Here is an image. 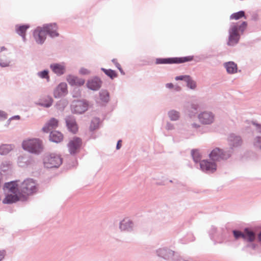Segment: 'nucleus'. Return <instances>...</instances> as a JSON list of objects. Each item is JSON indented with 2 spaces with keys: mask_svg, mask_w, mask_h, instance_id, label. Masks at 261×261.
Wrapping results in <instances>:
<instances>
[{
  "mask_svg": "<svg viewBox=\"0 0 261 261\" xmlns=\"http://www.w3.org/2000/svg\"><path fill=\"white\" fill-rule=\"evenodd\" d=\"M252 124L256 127L258 132L261 133V125L255 122H252Z\"/></svg>",
  "mask_w": 261,
  "mask_h": 261,
  "instance_id": "52",
  "label": "nucleus"
},
{
  "mask_svg": "<svg viewBox=\"0 0 261 261\" xmlns=\"http://www.w3.org/2000/svg\"><path fill=\"white\" fill-rule=\"evenodd\" d=\"M43 31L46 35H48L51 38L57 37L59 36L58 33V26L56 23H50L44 24L42 27Z\"/></svg>",
  "mask_w": 261,
  "mask_h": 261,
  "instance_id": "12",
  "label": "nucleus"
},
{
  "mask_svg": "<svg viewBox=\"0 0 261 261\" xmlns=\"http://www.w3.org/2000/svg\"><path fill=\"white\" fill-rule=\"evenodd\" d=\"M195 240V237L192 233H188L184 240H181L182 243L186 244Z\"/></svg>",
  "mask_w": 261,
  "mask_h": 261,
  "instance_id": "39",
  "label": "nucleus"
},
{
  "mask_svg": "<svg viewBox=\"0 0 261 261\" xmlns=\"http://www.w3.org/2000/svg\"><path fill=\"white\" fill-rule=\"evenodd\" d=\"M17 181H11L6 182L3 187V190L5 192H10L12 194H7L5 198L3 200L4 204H11L18 201H24L27 200V197L22 195L20 192H18V185L17 184Z\"/></svg>",
  "mask_w": 261,
  "mask_h": 261,
  "instance_id": "2",
  "label": "nucleus"
},
{
  "mask_svg": "<svg viewBox=\"0 0 261 261\" xmlns=\"http://www.w3.org/2000/svg\"><path fill=\"white\" fill-rule=\"evenodd\" d=\"M67 93V85L65 82L60 83L54 90V96L55 98L65 96Z\"/></svg>",
  "mask_w": 261,
  "mask_h": 261,
  "instance_id": "15",
  "label": "nucleus"
},
{
  "mask_svg": "<svg viewBox=\"0 0 261 261\" xmlns=\"http://www.w3.org/2000/svg\"><path fill=\"white\" fill-rule=\"evenodd\" d=\"M187 86L192 90H195L197 87L196 82L194 81L192 78L189 76L187 80L186 81Z\"/></svg>",
  "mask_w": 261,
  "mask_h": 261,
  "instance_id": "36",
  "label": "nucleus"
},
{
  "mask_svg": "<svg viewBox=\"0 0 261 261\" xmlns=\"http://www.w3.org/2000/svg\"><path fill=\"white\" fill-rule=\"evenodd\" d=\"M156 253L158 256L165 259H170L173 257L174 251L168 248L164 247L157 249Z\"/></svg>",
  "mask_w": 261,
  "mask_h": 261,
  "instance_id": "20",
  "label": "nucleus"
},
{
  "mask_svg": "<svg viewBox=\"0 0 261 261\" xmlns=\"http://www.w3.org/2000/svg\"><path fill=\"white\" fill-rule=\"evenodd\" d=\"M65 120L68 130L72 134H76L78 130V126L74 116H67Z\"/></svg>",
  "mask_w": 261,
  "mask_h": 261,
  "instance_id": "16",
  "label": "nucleus"
},
{
  "mask_svg": "<svg viewBox=\"0 0 261 261\" xmlns=\"http://www.w3.org/2000/svg\"><path fill=\"white\" fill-rule=\"evenodd\" d=\"M253 144L255 146H260V144H261V137L260 136H257L256 137L253 141Z\"/></svg>",
  "mask_w": 261,
  "mask_h": 261,
  "instance_id": "44",
  "label": "nucleus"
},
{
  "mask_svg": "<svg viewBox=\"0 0 261 261\" xmlns=\"http://www.w3.org/2000/svg\"><path fill=\"white\" fill-rule=\"evenodd\" d=\"M68 102L65 99H61L58 101L56 105V108L59 110H63L67 106Z\"/></svg>",
  "mask_w": 261,
  "mask_h": 261,
  "instance_id": "37",
  "label": "nucleus"
},
{
  "mask_svg": "<svg viewBox=\"0 0 261 261\" xmlns=\"http://www.w3.org/2000/svg\"><path fill=\"white\" fill-rule=\"evenodd\" d=\"M51 129V127L48 125L47 123H46L44 126L43 127L42 130L45 133H48Z\"/></svg>",
  "mask_w": 261,
  "mask_h": 261,
  "instance_id": "51",
  "label": "nucleus"
},
{
  "mask_svg": "<svg viewBox=\"0 0 261 261\" xmlns=\"http://www.w3.org/2000/svg\"><path fill=\"white\" fill-rule=\"evenodd\" d=\"M198 119L203 124H210L214 120V115L211 112L205 111L199 114Z\"/></svg>",
  "mask_w": 261,
  "mask_h": 261,
  "instance_id": "18",
  "label": "nucleus"
},
{
  "mask_svg": "<svg viewBox=\"0 0 261 261\" xmlns=\"http://www.w3.org/2000/svg\"><path fill=\"white\" fill-rule=\"evenodd\" d=\"M37 75L40 79L46 80L48 82L50 81L49 71L47 69H44L42 71L38 72Z\"/></svg>",
  "mask_w": 261,
  "mask_h": 261,
  "instance_id": "33",
  "label": "nucleus"
},
{
  "mask_svg": "<svg viewBox=\"0 0 261 261\" xmlns=\"http://www.w3.org/2000/svg\"><path fill=\"white\" fill-rule=\"evenodd\" d=\"M121 142L122 141L121 140H119L118 141L116 145V149L118 150L121 147Z\"/></svg>",
  "mask_w": 261,
  "mask_h": 261,
  "instance_id": "55",
  "label": "nucleus"
},
{
  "mask_svg": "<svg viewBox=\"0 0 261 261\" xmlns=\"http://www.w3.org/2000/svg\"><path fill=\"white\" fill-rule=\"evenodd\" d=\"M180 89V88L178 86L176 88V91H179Z\"/></svg>",
  "mask_w": 261,
  "mask_h": 261,
  "instance_id": "59",
  "label": "nucleus"
},
{
  "mask_svg": "<svg viewBox=\"0 0 261 261\" xmlns=\"http://www.w3.org/2000/svg\"><path fill=\"white\" fill-rule=\"evenodd\" d=\"M117 69L119 70V71L120 72V73H121L122 74H123V75L125 74V73H124V72L123 71V69H122V68H121V66H120V67H119L118 68H117Z\"/></svg>",
  "mask_w": 261,
  "mask_h": 261,
  "instance_id": "57",
  "label": "nucleus"
},
{
  "mask_svg": "<svg viewBox=\"0 0 261 261\" xmlns=\"http://www.w3.org/2000/svg\"><path fill=\"white\" fill-rule=\"evenodd\" d=\"M7 118V114L4 111L0 110V120Z\"/></svg>",
  "mask_w": 261,
  "mask_h": 261,
  "instance_id": "49",
  "label": "nucleus"
},
{
  "mask_svg": "<svg viewBox=\"0 0 261 261\" xmlns=\"http://www.w3.org/2000/svg\"><path fill=\"white\" fill-rule=\"evenodd\" d=\"M10 61L9 60H4L2 58H0V66L2 67H6L9 66Z\"/></svg>",
  "mask_w": 261,
  "mask_h": 261,
  "instance_id": "41",
  "label": "nucleus"
},
{
  "mask_svg": "<svg viewBox=\"0 0 261 261\" xmlns=\"http://www.w3.org/2000/svg\"><path fill=\"white\" fill-rule=\"evenodd\" d=\"M7 255V252L5 249L0 250V261H3Z\"/></svg>",
  "mask_w": 261,
  "mask_h": 261,
  "instance_id": "47",
  "label": "nucleus"
},
{
  "mask_svg": "<svg viewBox=\"0 0 261 261\" xmlns=\"http://www.w3.org/2000/svg\"><path fill=\"white\" fill-rule=\"evenodd\" d=\"M102 81L98 76L89 80L86 84L87 87L93 91H96L100 89L101 86Z\"/></svg>",
  "mask_w": 261,
  "mask_h": 261,
  "instance_id": "19",
  "label": "nucleus"
},
{
  "mask_svg": "<svg viewBox=\"0 0 261 261\" xmlns=\"http://www.w3.org/2000/svg\"><path fill=\"white\" fill-rule=\"evenodd\" d=\"M62 162L63 159L58 154L51 153L46 154L44 156L43 164L45 168H58L62 164Z\"/></svg>",
  "mask_w": 261,
  "mask_h": 261,
  "instance_id": "6",
  "label": "nucleus"
},
{
  "mask_svg": "<svg viewBox=\"0 0 261 261\" xmlns=\"http://www.w3.org/2000/svg\"><path fill=\"white\" fill-rule=\"evenodd\" d=\"M190 75H179L175 77V80L176 81H184L186 82Z\"/></svg>",
  "mask_w": 261,
  "mask_h": 261,
  "instance_id": "42",
  "label": "nucleus"
},
{
  "mask_svg": "<svg viewBox=\"0 0 261 261\" xmlns=\"http://www.w3.org/2000/svg\"><path fill=\"white\" fill-rule=\"evenodd\" d=\"M20 117L19 116V115H15V116H12L11 118H10L8 120V123L9 124L10 123V121L11 120H13V119H17V120H19L20 119Z\"/></svg>",
  "mask_w": 261,
  "mask_h": 261,
  "instance_id": "54",
  "label": "nucleus"
},
{
  "mask_svg": "<svg viewBox=\"0 0 261 261\" xmlns=\"http://www.w3.org/2000/svg\"><path fill=\"white\" fill-rule=\"evenodd\" d=\"M193 60V56H189L181 57H170L166 58H156V64H181L191 61Z\"/></svg>",
  "mask_w": 261,
  "mask_h": 261,
  "instance_id": "7",
  "label": "nucleus"
},
{
  "mask_svg": "<svg viewBox=\"0 0 261 261\" xmlns=\"http://www.w3.org/2000/svg\"><path fill=\"white\" fill-rule=\"evenodd\" d=\"M100 119L98 117L93 118L91 122L90 125V130L91 131H94L99 128V125L100 123Z\"/></svg>",
  "mask_w": 261,
  "mask_h": 261,
  "instance_id": "30",
  "label": "nucleus"
},
{
  "mask_svg": "<svg viewBox=\"0 0 261 261\" xmlns=\"http://www.w3.org/2000/svg\"><path fill=\"white\" fill-rule=\"evenodd\" d=\"M82 145V139L79 137H74L67 145L70 154L75 155L77 153L80 151Z\"/></svg>",
  "mask_w": 261,
  "mask_h": 261,
  "instance_id": "11",
  "label": "nucleus"
},
{
  "mask_svg": "<svg viewBox=\"0 0 261 261\" xmlns=\"http://www.w3.org/2000/svg\"><path fill=\"white\" fill-rule=\"evenodd\" d=\"M168 115L171 121H176L180 117L179 112L174 110L169 111L168 113Z\"/></svg>",
  "mask_w": 261,
  "mask_h": 261,
  "instance_id": "32",
  "label": "nucleus"
},
{
  "mask_svg": "<svg viewBox=\"0 0 261 261\" xmlns=\"http://www.w3.org/2000/svg\"><path fill=\"white\" fill-rule=\"evenodd\" d=\"M49 68L57 76H61L66 72V64L64 62L54 63L50 64Z\"/></svg>",
  "mask_w": 261,
  "mask_h": 261,
  "instance_id": "14",
  "label": "nucleus"
},
{
  "mask_svg": "<svg viewBox=\"0 0 261 261\" xmlns=\"http://www.w3.org/2000/svg\"><path fill=\"white\" fill-rule=\"evenodd\" d=\"M33 159L31 156L27 154L20 155L17 159L18 165L22 168H24L31 165L33 163Z\"/></svg>",
  "mask_w": 261,
  "mask_h": 261,
  "instance_id": "21",
  "label": "nucleus"
},
{
  "mask_svg": "<svg viewBox=\"0 0 261 261\" xmlns=\"http://www.w3.org/2000/svg\"><path fill=\"white\" fill-rule=\"evenodd\" d=\"M33 37L36 42L38 44L40 45L43 44L46 39V35L43 31L42 28H41V27H37L34 30L33 32Z\"/></svg>",
  "mask_w": 261,
  "mask_h": 261,
  "instance_id": "17",
  "label": "nucleus"
},
{
  "mask_svg": "<svg viewBox=\"0 0 261 261\" xmlns=\"http://www.w3.org/2000/svg\"><path fill=\"white\" fill-rule=\"evenodd\" d=\"M201 170L207 174L214 173L217 169V165L215 163L203 160L199 163Z\"/></svg>",
  "mask_w": 261,
  "mask_h": 261,
  "instance_id": "13",
  "label": "nucleus"
},
{
  "mask_svg": "<svg viewBox=\"0 0 261 261\" xmlns=\"http://www.w3.org/2000/svg\"><path fill=\"white\" fill-rule=\"evenodd\" d=\"M232 233L234 238L237 240L242 238L245 241H251L255 238V233L248 228H245L244 232L239 230H233Z\"/></svg>",
  "mask_w": 261,
  "mask_h": 261,
  "instance_id": "9",
  "label": "nucleus"
},
{
  "mask_svg": "<svg viewBox=\"0 0 261 261\" xmlns=\"http://www.w3.org/2000/svg\"><path fill=\"white\" fill-rule=\"evenodd\" d=\"M12 149L13 147L11 144H3L0 146V154L6 155Z\"/></svg>",
  "mask_w": 261,
  "mask_h": 261,
  "instance_id": "31",
  "label": "nucleus"
},
{
  "mask_svg": "<svg viewBox=\"0 0 261 261\" xmlns=\"http://www.w3.org/2000/svg\"><path fill=\"white\" fill-rule=\"evenodd\" d=\"M165 86L168 89H172L174 87V85L172 83H167L166 84Z\"/></svg>",
  "mask_w": 261,
  "mask_h": 261,
  "instance_id": "56",
  "label": "nucleus"
},
{
  "mask_svg": "<svg viewBox=\"0 0 261 261\" xmlns=\"http://www.w3.org/2000/svg\"><path fill=\"white\" fill-rule=\"evenodd\" d=\"M165 128L168 130H171L174 129V126L173 124L171 123V122H167Z\"/></svg>",
  "mask_w": 261,
  "mask_h": 261,
  "instance_id": "48",
  "label": "nucleus"
},
{
  "mask_svg": "<svg viewBox=\"0 0 261 261\" xmlns=\"http://www.w3.org/2000/svg\"><path fill=\"white\" fill-rule=\"evenodd\" d=\"M226 231V229L224 228H217L215 226L212 225L208 230V233L212 240H214L216 239H220L221 240L220 243H221L225 237Z\"/></svg>",
  "mask_w": 261,
  "mask_h": 261,
  "instance_id": "10",
  "label": "nucleus"
},
{
  "mask_svg": "<svg viewBox=\"0 0 261 261\" xmlns=\"http://www.w3.org/2000/svg\"><path fill=\"white\" fill-rule=\"evenodd\" d=\"M112 62L115 65V66L117 68H118L119 67L121 66L120 64L117 62V59H113L112 60Z\"/></svg>",
  "mask_w": 261,
  "mask_h": 261,
  "instance_id": "53",
  "label": "nucleus"
},
{
  "mask_svg": "<svg viewBox=\"0 0 261 261\" xmlns=\"http://www.w3.org/2000/svg\"><path fill=\"white\" fill-rule=\"evenodd\" d=\"M228 142L230 146L229 148L222 149L219 148H215L211 152L209 156L212 160L220 161L227 160L233 153L234 149L240 147L243 143L241 137L234 134H231L229 136Z\"/></svg>",
  "mask_w": 261,
  "mask_h": 261,
  "instance_id": "1",
  "label": "nucleus"
},
{
  "mask_svg": "<svg viewBox=\"0 0 261 261\" xmlns=\"http://www.w3.org/2000/svg\"><path fill=\"white\" fill-rule=\"evenodd\" d=\"M46 123L48 125L51 127V128H53L58 126V120L55 118H52L49 121H48V122Z\"/></svg>",
  "mask_w": 261,
  "mask_h": 261,
  "instance_id": "40",
  "label": "nucleus"
},
{
  "mask_svg": "<svg viewBox=\"0 0 261 261\" xmlns=\"http://www.w3.org/2000/svg\"><path fill=\"white\" fill-rule=\"evenodd\" d=\"M101 70L102 71L108 76L110 77L111 79H114L117 76L116 71L112 69H107L104 68H101Z\"/></svg>",
  "mask_w": 261,
  "mask_h": 261,
  "instance_id": "35",
  "label": "nucleus"
},
{
  "mask_svg": "<svg viewBox=\"0 0 261 261\" xmlns=\"http://www.w3.org/2000/svg\"><path fill=\"white\" fill-rule=\"evenodd\" d=\"M18 192H20L22 195L27 197L36 193L37 191L36 184L34 180L32 178H28L24 180L18 187Z\"/></svg>",
  "mask_w": 261,
  "mask_h": 261,
  "instance_id": "5",
  "label": "nucleus"
},
{
  "mask_svg": "<svg viewBox=\"0 0 261 261\" xmlns=\"http://www.w3.org/2000/svg\"><path fill=\"white\" fill-rule=\"evenodd\" d=\"M79 73L82 75H87L90 74V71L87 69L83 67L80 69Z\"/></svg>",
  "mask_w": 261,
  "mask_h": 261,
  "instance_id": "46",
  "label": "nucleus"
},
{
  "mask_svg": "<svg viewBox=\"0 0 261 261\" xmlns=\"http://www.w3.org/2000/svg\"><path fill=\"white\" fill-rule=\"evenodd\" d=\"M88 106L86 100H74L71 105V112L74 114H81L88 110Z\"/></svg>",
  "mask_w": 261,
  "mask_h": 261,
  "instance_id": "8",
  "label": "nucleus"
},
{
  "mask_svg": "<svg viewBox=\"0 0 261 261\" xmlns=\"http://www.w3.org/2000/svg\"><path fill=\"white\" fill-rule=\"evenodd\" d=\"M247 27V22L243 21L241 23H232L228 30V40L227 44L233 46L237 44L242 35Z\"/></svg>",
  "mask_w": 261,
  "mask_h": 261,
  "instance_id": "3",
  "label": "nucleus"
},
{
  "mask_svg": "<svg viewBox=\"0 0 261 261\" xmlns=\"http://www.w3.org/2000/svg\"><path fill=\"white\" fill-rule=\"evenodd\" d=\"M244 16L245 12L244 11H240L238 12L232 14L230 16V19L238 20Z\"/></svg>",
  "mask_w": 261,
  "mask_h": 261,
  "instance_id": "38",
  "label": "nucleus"
},
{
  "mask_svg": "<svg viewBox=\"0 0 261 261\" xmlns=\"http://www.w3.org/2000/svg\"><path fill=\"white\" fill-rule=\"evenodd\" d=\"M191 155L195 163H198L201 161V156L197 149H193L191 151Z\"/></svg>",
  "mask_w": 261,
  "mask_h": 261,
  "instance_id": "34",
  "label": "nucleus"
},
{
  "mask_svg": "<svg viewBox=\"0 0 261 261\" xmlns=\"http://www.w3.org/2000/svg\"><path fill=\"white\" fill-rule=\"evenodd\" d=\"M199 105L197 103H193L191 105V109L193 110L192 111L194 113H196L199 109Z\"/></svg>",
  "mask_w": 261,
  "mask_h": 261,
  "instance_id": "45",
  "label": "nucleus"
},
{
  "mask_svg": "<svg viewBox=\"0 0 261 261\" xmlns=\"http://www.w3.org/2000/svg\"><path fill=\"white\" fill-rule=\"evenodd\" d=\"M63 139V134L57 130L51 131L49 135V140L53 142L58 143L61 142Z\"/></svg>",
  "mask_w": 261,
  "mask_h": 261,
  "instance_id": "25",
  "label": "nucleus"
},
{
  "mask_svg": "<svg viewBox=\"0 0 261 261\" xmlns=\"http://www.w3.org/2000/svg\"><path fill=\"white\" fill-rule=\"evenodd\" d=\"M66 80L71 86H81L85 83V80L72 75H68Z\"/></svg>",
  "mask_w": 261,
  "mask_h": 261,
  "instance_id": "23",
  "label": "nucleus"
},
{
  "mask_svg": "<svg viewBox=\"0 0 261 261\" xmlns=\"http://www.w3.org/2000/svg\"><path fill=\"white\" fill-rule=\"evenodd\" d=\"M81 91L79 88H75L72 92V96L73 97H79L81 96Z\"/></svg>",
  "mask_w": 261,
  "mask_h": 261,
  "instance_id": "43",
  "label": "nucleus"
},
{
  "mask_svg": "<svg viewBox=\"0 0 261 261\" xmlns=\"http://www.w3.org/2000/svg\"><path fill=\"white\" fill-rule=\"evenodd\" d=\"M6 50H7V48L5 46H2L0 48V53Z\"/></svg>",
  "mask_w": 261,
  "mask_h": 261,
  "instance_id": "58",
  "label": "nucleus"
},
{
  "mask_svg": "<svg viewBox=\"0 0 261 261\" xmlns=\"http://www.w3.org/2000/svg\"><path fill=\"white\" fill-rule=\"evenodd\" d=\"M54 99L50 96H46L40 98L36 105L46 108H50L53 103Z\"/></svg>",
  "mask_w": 261,
  "mask_h": 261,
  "instance_id": "24",
  "label": "nucleus"
},
{
  "mask_svg": "<svg viewBox=\"0 0 261 261\" xmlns=\"http://www.w3.org/2000/svg\"><path fill=\"white\" fill-rule=\"evenodd\" d=\"M22 147L23 149L37 154L40 153L43 150L42 142L39 139H30L23 141Z\"/></svg>",
  "mask_w": 261,
  "mask_h": 261,
  "instance_id": "4",
  "label": "nucleus"
},
{
  "mask_svg": "<svg viewBox=\"0 0 261 261\" xmlns=\"http://www.w3.org/2000/svg\"><path fill=\"white\" fill-rule=\"evenodd\" d=\"M200 127V125L197 123H192L190 125V128H195V129H196V130H197V131H200V130H199Z\"/></svg>",
  "mask_w": 261,
  "mask_h": 261,
  "instance_id": "50",
  "label": "nucleus"
},
{
  "mask_svg": "<svg viewBox=\"0 0 261 261\" xmlns=\"http://www.w3.org/2000/svg\"><path fill=\"white\" fill-rule=\"evenodd\" d=\"M224 67L228 73L233 74L237 72V65L234 62L229 61L224 63Z\"/></svg>",
  "mask_w": 261,
  "mask_h": 261,
  "instance_id": "27",
  "label": "nucleus"
},
{
  "mask_svg": "<svg viewBox=\"0 0 261 261\" xmlns=\"http://www.w3.org/2000/svg\"><path fill=\"white\" fill-rule=\"evenodd\" d=\"M256 240L261 243V231L257 234L255 233V238L253 240L251 241H246L247 244L246 245V248L252 250H255L258 247L257 244L255 243V241Z\"/></svg>",
  "mask_w": 261,
  "mask_h": 261,
  "instance_id": "26",
  "label": "nucleus"
},
{
  "mask_svg": "<svg viewBox=\"0 0 261 261\" xmlns=\"http://www.w3.org/2000/svg\"><path fill=\"white\" fill-rule=\"evenodd\" d=\"M100 99L105 103H107L110 100V94L107 90L102 89L99 93Z\"/></svg>",
  "mask_w": 261,
  "mask_h": 261,
  "instance_id": "29",
  "label": "nucleus"
},
{
  "mask_svg": "<svg viewBox=\"0 0 261 261\" xmlns=\"http://www.w3.org/2000/svg\"><path fill=\"white\" fill-rule=\"evenodd\" d=\"M30 28L29 24H23L21 25H16V33L21 36L23 40L25 39V32L27 30Z\"/></svg>",
  "mask_w": 261,
  "mask_h": 261,
  "instance_id": "28",
  "label": "nucleus"
},
{
  "mask_svg": "<svg viewBox=\"0 0 261 261\" xmlns=\"http://www.w3.org/2000/svg\"><path fill=\"white\" fill-rule=\"evenodd\" d=\"M134 227L133 222L127 218L124 219L119 223V228L121 231L130 232L133 230Z\"/></svg>",
  "mask_w": 261,
  "mask_h": 261,
  "instance_id": "22",
  "label": "nucleus"
}]
</instances>
